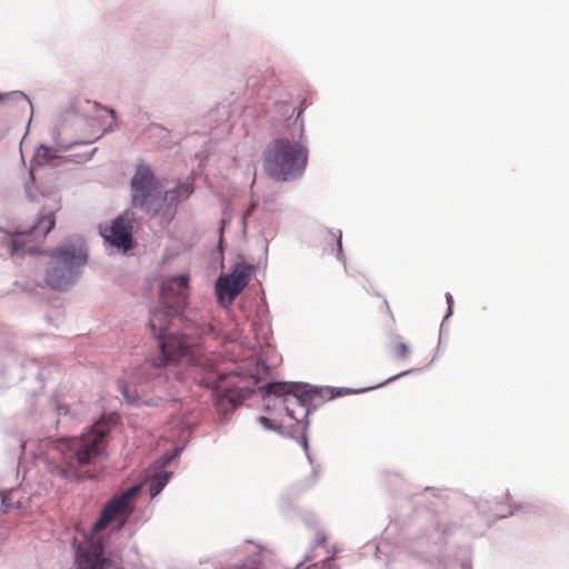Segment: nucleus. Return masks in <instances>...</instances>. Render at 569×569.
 <instances>
[{"label": "nucleus", "instance_id": "nucleus-6", "mask_svg": "<svg viewBox=\"0 0 569 569\" xmlns=\"http://www.w3.org/2000/svg\"><path fill=\"white\" fill-rule=\"evenodd\" d=\"M56 218L52 212L41 216L34 226L29 230L17 232L8 241L10 253H33L38 251V243L44 240L47 234L54 228Z\"/></svg>", "mask_w": 569, "mask_h": 569}, {"label": "nucleus", "instance_id": "nucleus-8", "mask_svg": "<svg viewBox=\"0 0 569 569\" xmlns=\"http://www.w3.org/2000/svg\"><path fill=\"white\" fill-rule=\"evenodd\" d=\"M251 274V267L246 263H237L228 276H221L217 282V292L219 299L223 298L226 293L229 301L234 298L246 288Z\"/></svg>", "mask_w": 569, "mask_h": 569}, {"label": "nucleus", "instance_id": "nucleus-17", "mask_svg": "<svg viewBox=\"0 0 569 569\" xmlns=\"http://www.w3.org/2000/svg\"><path fill=\"white\" fill-rule=\"evenodd\" d=\"M348 393H350V390L348 389H338L335 393L331 395V397H340Z\"/></svg>", "mask_w": 569, "mask_h": 569}, {"label": "nucleus", "instance_id": "nucleus-14", "mask_svg": "<svg viewBox=\"0 0 569 569\" xmlns=\"http://www.w3.org/2000/svg\"><path fill=\"white\" fill-rule=\"evenodd\" d=\"M170 473L168 472H161L156 475L150 482V495L152 497H156L159 495L162 489L166 487L168 480H169Z\"/></svg>", "mask_w": 569, "mask_h": 569}, {"label": "nucleus", "instance_id": "nucleus-10", "mask_svg": "<svg viewBox=\"0 0 569 569\" xmlns=\"http://www.w3.org/2000/svg\"><path fill=\"white\" fill-rule=\"evenodd\" d=\"M217 392V406L220 411H227L226 405H229L230 409H234L239 406L248 396L249 390L239 389L233 390L230 388L222 389L219 385L214 386Z\"/></svg>", "mask_w": 569, "mask_h": 569}, {"label": "nucleus", "instance_id": "nucleus-3", "mask_svg": "<svg viewBox=\"0 0 569 569\" xmlns=\"http://www.w3.org/2000/svg\"><path fill=\"white\" fill-rule=\"evenodd\" d=\"M308 163V150L295 139L279 138L270 142L263 154V168L277 181L300 177Z\"/></svg>", "mask_w": 569, "mask_h": 569}, {"label": "nucleus", "instance_id": "nucleus-9", "mask_svg": "<svg viewBox=\"0 0 569 569\" xmlns=\"http://www.w3.org/2000/svg\"><path fill=\"white\" fill-rule=\"evenodd\" d=\"M132 221L127 214H121L114 219L109 227H100V234L111 246L127 251L132 244Z\"/></svg>", "mask_w": 569, "mask_h": 569}, {"label": "nucleus", "instance_id": "nucleus-16", "mask_svg": "<svg viewBox=\"0 0 569 569\" xmlns=\"http://www.w3.org/2000/svg\"><path fill=\"white\" fill-rule=\"evenodd\" d=\"M258 421L266 429H269V430H280L281 429V425L276 423L273 420H271L267 417L260 416V417H258Z\"/></svg>", "mask_w": 569, "mask_h": 569}, {"label": "nucleus", "instance_id": "nucleus-4", "mask_svg": "<svg viewBox=\"0 0 569 569\" xmlns=\"http://www.w3.org/2000/svg\"><path fill=\"white\" fill-rule=\"evenodd\" d=\"M132 203L146 212L157 216L171 214L172 203L178 199V191L162 192L161 187L147 166H139L131 180Z\"/></svg>", "mask_w": 569, "mask_h": 569}, {"label": "nucleus", "instance_id": "nucleus-5", "mask_svg": "<svg viewBox=\"0 0 569 569\" xmlns=\"http://www.w3.org/2000/svg\"><path fill=\"white\" fill-rule=\"evenodd\" d=\"M117 422L116 413L103 415L88 431L71 439L68 445L70 458L78 466L90 465L100 458L107 448V437Z\"/></svg>", "mask_w": 569, "mask_h": 569}, {"label": "nucleus", "instance_id": "nucleus-1", "mask_svg": "<svg viewBox=\"0 0 569 569\" xmlns=\"http://www.w3.org/2000/svg\"><path fill=\"white\" fill-rule=\"evenodd\" d=\"M189 276L181 274L168 278L160 284L162 307L151 312L149 328L159 340L161 356L156 361H147L143 370L153 369V376H159L167 363L183 361L189 366L211 371L219 361V356L207 352L201 337L213 332L212 325L184 323L181 331L167 333L171 317L177 316L188 297Z\"/></svg>", "mask_w": 569, "mask_h": 569}, {"label": "nucleus", "instance_id": "nucleus-18", "mask_svg": "<svg viewBox=\"0 0 569 569\" xmlns=\"http://www.w3.org/2000/svg\"><path fill=\"white\" fill-rule=\"evenodd\" d=\"M403 375H405V373H399L398 376H396V377H393V378H390L389 380H393V379H396V378H398V377H402Z\"/></svg>", "mask_w": 569, "mask_h": 569}, {"label": "nucleus", "instance_id": "nucleus-15", "mask_svg": "<svg viewBox=\"0 0 569 569\" xmlns=\"http://www.w3.org/2000/svg\"><path fill=\"white\" fill-rule=\"evenodd\" d=\"M391 352L399 359H408L411 352L410 346L403 342L400 338H397L391 343Z\"/></svg>", "mask_w": 569, "mask_h": 569}, {"label": "nucleus", "instance_id": "nucleus-7", "mask_svg": "<svg viewBox=\"0 0 569 569\" xmlns=\"http://www.w3.org/2000/svg\"><path fill=\"white\" fill-rule=\"evenodd\" d=\"M138 491L139 487L136 486L108 501L99 519L93 523L92 532L97 533L106 529L113 521H118L119 527H122L132 511L131 501Z\"/></svg>", "mask_w": 569, "mask_h": 569}, {"label": "nucleus", "instance_id": "nucleus-13", "mask_svg": "<svg viewBox=\"0 0 569 569\" xmlns=\"http://www.w3.org/2000/svg\"><path fill=\"white\" fill-rule=\"evenodd\" d=\"M278 407L283 409L286 417L290 420L289 425H292V422H299L308 412L303 400L298 396V393L283 398Z\"/></svg>", "mask_w": 569, "mask_h": 569}, {"label": "nucleus", "instance_id": "nucleus-12", "mask_svg": "<svg viewBox=\"0 0 569 569\" xmlns=\"http://www.w3.org/2000/svg\"><path fill=\"white\" fill-rule=\"evenodd\" d=\"M266 390L267 406L269 407L272 402L273 407H278L283 398L297 395L299 386L290 382H272L267 386Z\"/></svg>", "mask_w": 569, "mask_h": 569}, {"label": "nucleus", "instance_id": "nucleus-11", "mask_svg": "<svg viewBox=\"0 0 569 569\" xmlns=\"http://www.w3.org/2000/svg\"><path fill=\"white\" fill-rule=\"evenodd\" d=\"M102 553L101 545L79 553L76 561L77 569H104L109 561L103 558Z\"/></svg>", "mask_w": 569, "mask_h": 569}, {"label": "nucleus", "instance_id": "nucleus-19", "mask_svg": "<svg viewBox=\"0 0 569 569\" xmlns=\"http://www.w3.org/2000/svg\"><path fill=\"white\" fill-rule=\"evenodd\" d=\"M252 209H253V207H252V208H250V209L246 212V216L250 214V213H251V211H252Z\"/></svg>", "mask_w": 569, "mask_h": 569}, {"label": "nucleus", "instance_id": "nucleus-2", "mask_svg": "<svg viewBox=\"0 0 569 569\" xmlns=\"http://www.w3.org/2000/svg\"><path fill=\"white\" fill-rule=\"evenodd\" d=\"M48 257L44 283L52 290L66 291L76 283L80 269L87 263L88 251L81 237H72L50 250Z\"/></svg>", "mask_w": 569, "mask_h": 569}]
</instances>
